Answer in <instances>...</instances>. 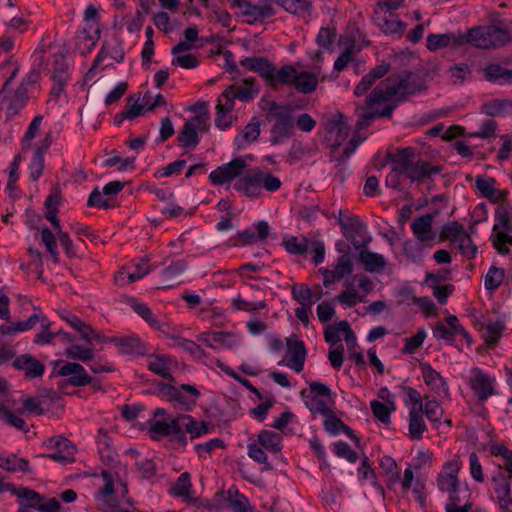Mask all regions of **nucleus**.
Masks as SVG:
<instances>
[{"instance_id":"5701e85b","label":"nucleus","mask_w":512,"mask_h":512,"mask_svg":"<svg viewBox=\"0 0 512 512\" xmlns=\"http://www.w3.org/2000/svg\"><path fill=\"white\" fill-rule=\"evenodd\" d=\"M50 445L57 448V451L45 455V457L59 463H71L74 461L76 452L75 446L65 437L56 436L49 440Z\"/></svg>"},{"instance_id":"4c0bfd02","label":"nucleus","mask_w":512,"mask_h":512,"mask_svg":"<svg viewBox=\"0 0 512 512\" xmlns=\"http://www.w3.org/2000/svg\"><path fill=\"white\" fill-rule=\"evenodd\" d=\"M432 247L433 246L416 239L406 240L402 244L403 255L407 260L412 262L421 261L424 258L426 251Z\"/></svg>"},{"instance_id":"c85d7f7f","label":"nucleus","mask_w":512,"mask_h":512,"mask_svg":"<svg viewBox=\"0 0 512 512\" xmlns=\"http://www.w3.org/2000/svg\"><path fill=\"white\" fill-rule=\"evenodd\" d=\"M374 21L385 34L401 35L406 25L400 21L394 13L385 14L381 10H375Z\"/></svg>"},{"instance_id":"3c124183","label":"nucleus","mask_w":512,"mask_h":512,"mask_svg":"<svg viewBox=\"0 0 512 512\" xmlns=\"http://www.w3.org/2000/svg\"><path fill=\"white\" fill-rule=\"evenodd\" d=\"M465 233L467 232L462 224L457 221H450L443 225L440 232V239L449 240L456 244L460 241L461 237L465 235Z\"/></svg>"},{"instance_id":"7ed1b4c3","label":"nucleus","mask_w":512,"mask_h":512,"mask_svg":"<svg viewBox=\"0 0 512 512\" xmlns=\"http://www.w3.org/2000/svg\"><path fill=\"white\" fill-rule=\"evenodd\" d=\"M325 130V143L332 149L331 160L337 162L338 165L344 164L358 146V141L353 138L342 152L338 150L350 131L346 118L342 114L333 115L326 121Z\"/></svg>"},{"instance_id":"8fccbe9b","label":"nucleus","mask_w":512,"mask_h":512,"mask_svg":"<svg viewBox=\"0 0 512 512\" xmlns=\"http://www.w3.org/2000/svg\"><path fill=\"white\" fill-rule=\"evenodd\" d=\"M282 243L286 251L293 255H305L310 248V241L305 237H284Z\"/></svg>"},{"instance_id":"423d86ee","label":"nucleus","mask_w":512,"mask_h":512,"mask_svg":"<svg viewBox=\"0 0 512 512\" xmlns=\"http://www.w3.org/2000/svg\"><path fill=\"white\" fill-rule=\"evenodd\" d=\"M460 470V458L459 456H454L443 464L442 470L436 479L438 489L448 495L450 502H461V488L460 481L458 479Z\"/></svg>"},{"instance_id":"680f3d73","label":"nucleus","mask_w":512,"mask_h":512,"mask_svg":"<svg viewBox=\"0 0 512 512\" xmlns=\"http://www.w3.org/2000/svg\"><path fill=\"white\" fill-rule=\"evenodd\" d=\"M38 321L39 315L37 313H34L26 321H20L9 326H1L0 330L2 334L13 335L17 332L30 330L37 324Z\"/></svg>"},{"instance_id":"338daca9","label":"nucleus","mask_w":512,"mask_h":512,"mask_svg":"<svg viewBox=\"0 0 512 512\" xmlns=\"http://www.w3.org/2000/svg\"><path fill=\"white\" fill-rule=\"evenodd\" d=\"M23 408L18 411V413H22L23 411L35 414L42 415L45 412L44 405L46 404V399L38 398V397H26L22 400Z\"/></svg>"},{"instance_id":"13d9d810","label":"nucleus","mask_w":512,"mask_h":512,"mask_svg":"<svg viewBox=\"0 0 512 512\" xmlns=\"http://www.w3.org/2000/svg\"><path fill=\"white\" fill-rule=\"evenodd\" d=\"M359 51V48L354 43H351L347 47H345L343 52L334 62V71L340 73L344 69H346L347 66L354 60L355 56L359 53Z\"/></svg>"},{"instance_id":"393cba45","label":"nucleus","mask_w":512,"mask_h":512,"mask_svg":"<svg viewBox=\"0 0 512 512\" xmlns=\"http://www.w3.org/2000/svg\"><path fill=\"white\" fill-rule=\"evenodd\" d=\"M178 426L180 428L179 443L186 445V437L184 432L191 434V438L200 437L208 432V427L205 422H198L187 414L178 416Z\"/></svg>"},{"instance_id":"4468645a","label":"nucleus","mask_w":512,"mask_h":512,"mask_svg":"<svg viewBox=\"0 0 512 512\" xmlns=\"http://www.w3.org/2000/svg\"><path fill=\"white\" fill-rule=\"evenodd\" d=\"M235 97L232 89H225L218 98L216 105L215 124L218 128L226 129L232 124Z\"/></svg>"},{"instance_id":"412c9836","label":"nucleus","mask_w":512,"mask_h":512,"mask_svg":"<svg viewBox=\"0 0 512 512\" xmlns=\"http://www.w3.org/2000/svg\"><path fill=\"white\" fill-rule=\"evenodd\" d=\"M175 364L176 361L171 356L166 354L153 353L147 355L148 370L155 375L168 380L169 382H174L171 369Z\"/></svg>"},{"instance_id":"ea45409f","label":"nucleus","mask_w":512,"mask_h":512,"mask_svg":"<svg viewBox=\"0 0 512 512\" xmlns=\"http://www.w3.org/2000/svg\"><path fill=\"white\" fill-rule=\"evenodd\" d=\"M187 263L184 260H177L172 262L161 273L163 279V287L171 288L178 283L179 277L186 271Z\"/></svg>"},{"instance_id":"b1692460","label":"nucleus","mask_w":512,"mask_h":512,"mask_svg":"<svg viewBox=\"0 0 512 512\" xmlns=\"http://www.w3.org/2000/svg\"><path fill=\"white\" fill-rule=\"evenodd\" d=\"M110 342L115 344L119 352L122 354L144 356L147 352L146 345L136 335L111 337Z\"/></svg>"},{"instance_id":"f257e3e1","label":"nucleus","mask_w":512,"mask_h":512,"mask_svg":"<svg viewBox=\"0 0 512 512\" xmlns=\"http://www.w3.org/2000/svg\"><path fill=\"white\" fill-rule=\"evenodd\" d=\"M512 41V30L507 25H482L468 29L461 34L460 43L475 48L491 50L501 48Z\"/></svg>"},{"instance_id":"2f4dec72","label":"nucleus","mask_w":512,"mask_h":512,"mask_svg":"<svg viewBox=\"0 0 512 512\" xmlns=\"http://www.w3.org/2000/svg\"><path fill=\"white\" fill-rule=\"evenodd\" d=\"M124 55L121 41L113 37L103 43L102 48L95 59V64L102 62L108 57L115 60L117 63H121L124 60Z\"/></svg>"},{"instance_id":"a19ab883","label":"nucleus","mask_w":512,"mask_h":512,"mask_svg":"<svg viewBox=\"0 0 512 512\" xmlns=\"http://www.w3.org/2000/svg\"><path fill=\"white\" fill-rule=\"evenodd\" d=\"M359 260L364 265L365 270L370 273H378L386 266V260L383 255L360 249Z\"/></svg>"},{"instance_id":"1a4fd4ad","label":"nucleus","mask_w":512,"mask_h":512,"mask_svg":"<svg viewBox=\"0 0 512 512\" xmlns=\"http://www.w3.org/2000/svg\"><path fill=\"white\" fill-rule=\"evenodd\" d=\"M157 388L169 401H175L186 409L194 406L201 395L200 391L190 384H182L177 388L169 383L159 382Z\"/></svg>"},{"instance_id":"9b49d317","label":"nucleus","mask_w":512,"mask_h":512,"mask_svg":"<svg viewBox=\"0 0 512 512\" xmlns=\"http://www.w3.org/2000/svg\"><path fill=\"white\" fill-rule=\"evenodd\" d=\"M432 332L436 339H442L448 343H452L457 335L463 336L468 344L472 343L470 335L455 315H449L445 321L436 323Z\"/></svg>"},{"instance_id":"a18cd8bd","label":"nucleus","mask_w":512,"mask_h":512,"mask_svg":"<svg viewBox=\"0 0 512 512\" xmlns=\"http://www.w3.org/2000/svg\"><path fill=\"white\" fill-rule=\"evenodd\" d=\"M257 182L260 188V197L263 190L267 192H275L282 186L280 178L274 176L270 171L257 167Z\"/></svg>"},{"instance_id":"a211bd4d","label":"nucleus","mask_w":512,"mask_h":512,"mask_svg":"<svg viewBox=\"0 0 512 512\" xmlns=\"http://www.w3.org/2000/svg\"><path fill=\"white\" fill-rule=\"evenodd\" d=\"M424 383L439 398H449V387L442 375L428 363L420 364Z\"/></svg>"},{"instance_id":"774afa93","label":"nucleus","mask_w":512,"mask_h":512,"mask_svg":"<svg viewBox=\"0 0 512 512\" xmlns=\"http://www.w3.org/2000/svg\"><path fill=\"white\" fill-rule=\"evenodd\" d=\"M504 279V270L497 267H491L487 272L484 285L487 290H496Z\"/></svg>"},{"instance_id":"a878e982","label":"nucleus","mask_w":512,"mask_h":512,"mask_svg":"<svg viewBox=\"0 0 512 512\" xmlns=\"http://www.w3.org/2000/svg\"><path fill=\"white\" fill-rule=\"evenodd\" d=\"M51 77L55 83L52 93L59 95L63 91L68 80V65L66 63L65 56L62 53H56L53 55Z\"/></svg>"},{"instance_id":"20e7f679","label":"nucleus","mask_w":512,"mask_h":512,"mask_svg":"<svg viewBox=\"0 0 512 512\" xmlns=\"http://www.w3.org/2000/svg\"><path fill=\"white\" fill-rule=\"evenodd\" d=\"M421 90V83L410 72H402L395 79L388 78L385 87H376L366 99L367 106L403 98Z\"/></svg>"},{"instance_id":"de8ad7c7","label":"nucleus","mask_w":512,"mask_h":512,"mask_svg":"<svg viewBox=\"0 0 512 512\" xmlns=\"http://www.w3.org/2000/svg\"><path fill=\"white\" fill-rule=\"evenodd\" d=\"M0 467L10 472L30 473L31 471L28 460L15 454L7 457L0 455Z\"/></svg>"},{"instance_id":"cd10ccee","label":"nucleus","mask_w":512,"mask_h":512,"mask_svg":"<svg viewBox=\"0 0 512 512\" xmlns=\"http://www.w3.org/2000/svg\"><path fill=\"white\" fill-rule=\"evenodd\" d=\"M13 366L17 370L24 372L30 379L41 377L44 374L45 366L30 354H22L13 361Z\"/></svg>"},{"instance_id":"bb28decb","label":"nucleus","mask_w":512,"mask_h":512,"mask_svg":"<svg viewBox=\"0 0 512 512\" xmlns=\"http://www.w3.org/2000/svg\"><path fill=\"white\" fill-rule=\"evenodd\" d=\"M58 374L67 377L69 383L74 386H85L92 382V378L86 373L85 368L76 362H68L60 367Z\"/></svg>"},{"instance_id":"2eb2a0df","label":"nucleus","mask_w":512,"mask_h":512,"mask_svg":"<svg viewBox=\"0 0 512 512\" xmlns=\"http://www.w3.org/2000/svg\"><path fill=\"white\" fill-rule=\"evenodd\" d=\"M149 425L151 439L158 440L161 437H174L179 442L180 428L178 426V416L151 419Z\"/></svg>"},{"instance_id":"9d476101","label":"nucleus","mask_w":512,"mask_h":512,"mask_svg":"<svg viewBox=\"0 0 512 512\" xmlns=\"http://www.w3.org/2000/svg\"><path fill=\"white\" fill-rule=\"evenodd\" d=\"M246 168V161L242 157H238L213 170L209 175V179L213 185L228 184L235 179H239Z\"/></svg>"},{"instance_id":"bf43d9fd","label":"nucleus","mask_w":512,"mask_h":512,"mask_svg":"<svg viewBox=\"0 0 512 512\" xmlns=\"http://www.w3.org/2000/svg\"><path fill=\"white\" fill-rule=\"evenodd\" d=\"M393 110L394 106H387L380 111L377 110L373 112H369L367 107H359L356 110L359 118H361L359 125H368L370 121L377 117H391Z\"/></svg>"},{"instance_id":"c756f323","label":"nucleus","mask_w":512,"mask_h":512,"mask_svg":"<svg viewBox=\"0 0 512 512\" xmlns=\"http://www.w3.org/2000/svg\"><path fill=\"white\" fill-rule=\"evenodd\" d=\"M321 73V67L315 66L312 72L303 71L298 72L294 88L296 91L302 94L313 93L318 86V76Z\"/></svg>"},{"instance_id":"864d4df0","label":"nucleus","mask_w":512,"mask_h":512,"mask_svg":"<svg viewBox=\"0 0 512 512\" xmlns=\"http://www.w3.org/2000/svg\"><path fill=\"white\" fill-rule=\"evenodd\" d=\"M281 439L279 433L269 430H262L257 436L258 443L270 452L280 451Z\"/></svg>"},{"instance_id":"dca6fc26","label":"nucleus","mask_w":512,"mask_h":512,"mask_svg":"<svg viewBox=\"0 0 512 512\" xmlns=\"http://www.w3.org/2000/svg\"><path fill=\"white\" fill-rule=\"evenodd\" d=\"M433 221V214H425L414 218L410 225L414 238L434 246L437 234L433 229Z\"/></svg>"},{"instance_id":"e2e57ef3","label":"nucleus","mask_w":512,"mask_h":512,"mask_svg":"<svg viewBox=\"0 0 512 512\" xmlns=\"http://www.w3.org/2000/svg\"><path fill=\"white\" fill-rule=\"evenodd\" d=\"M226 501L233 512H239L250 504L248 499L235 487L228 489Z\"/></svg>"},{"instance_id":"39448f33","label":"nucleus","mask_w":512,"mask_h":512,"mask_svg":"<svg viewBox=\"0 0 512 512\" xmlns=\"http://www.w3.org/2000/svg\"><path fill=\"white\" fill-rule=\"evenodd\" d=\"M5 488L19 498V506L26 509H35L39 512H60V502L56 498H46L35 490L12 484H5Z\"/></svg>"},{"instance_id":"c9c22d12","label":"nucleus","mask_w":512,"mask_h":512,"mask_svg":"<svg viewBox=\"0 0 512 512\" xmlns=\"http://www.w3.org/2000/svg\"><path fill=\"white\" fill-rule=\"evenodd\" d=\"M484 78L497 84H510L512 83V70L506 69L499 64H489L483 70Z\"/></svg>"},{"instance_id":"0eeeda50","label":"nucleus","mask_w":512,"mask_h":512,"mask_svg":"<svg viewBox=\"0 0 512 512\" xmlns=\"http://www.w3.org/2000/svg\"><path fill=\"white\" fill-rule=\"evenodd\" d=\"M268 113L274 118V124L271 128V143L276 145L292 135L294 125L292 110L287 105L271 102Z\"/></svg>"},{"instance_id":"aec40b11","label":"nucleus","mask_w":512,"mask_h":512,"mask_svg":"<svg viewBox=\"0 0 512 512\" xmlns=\"http://www.w3.org/2000/svg\"><path fill=\"white\" fill-rule=\"evenodd\" d=\"M287 356L286 362L281 361L279 364H285L290 369L299 373L303 370L306 359V348L303 341L296 337L287 339Z\"/></svg>"},{"instance_id":"ddd939ff","label":"nucleus","mask_w":512,"mask_h":512,"mask_svg":"<svg viewBox=\"0 0 512 512\" xmlns=\"http://www.w3.org/2000/svg\"><path fill=\"white\" fill-rule=\"evenodd\" d=\"M469 384L478 401L484 402L495 394V378L475 367L471 371Z\"/></svg>"},{"instance_id":"72a5a7b5","label":"nucleus","mask_w":512,"mask_h":512,"mask_svg":"<svg viewBox=\"0 0 512 512\" xmlns=\"http://www.w3.org/2000/svg\"><path fill=\"white\" fill-rule=\"evenodd\" d=\"M461 34L462 33L429 34L427 36L426 46L430 51H437L449 45L453 47L463 46V43H460Z\"/></svg>"},{"instance_id":"09e8293b","label":"nucleus","mask_w":512,"mask_h":512,"mask_svg":"<svg viewBox=\"0 0 512 512\" xmlns=\"http://www.w3.org/2000/svg\"><path fill=\"white\" fill-rule=\"evenodd\" d=\"M345 290L336 296V300L346 307H354L357 304L364 302V296L358 294L353 284L349 281L344 283Z\"/></svg>"},{"instance_id":"f704fd0d","label":"nucleus","mask_w":512,"mask_h":512,"mask_svg":"<svg viewBox=\"0 0 512 512\" xmlns=\"http://www.w3.org/2000/svg\"><path fill=\"white\" fill-rule=\"evenodd\" d=\"M260 135V121L254 117L243 128L241 133L236 136L234 143L238 150L244 149L251 143L255 142Z\"/></svg>"},{"instance_id":"4be33fe9","label":"nucleus","mask_w":512,"mask_h":512,"mask_svg":"<svg viewBox=\"0 0 512 512\" xmlns=\"http://www.w3.org/2000/svg\"><path fill=\"white\" fill-rule=\"evenodd\" d=\"M234 189L247 198H260V188L257 182V167L245 169L243 175L234 183Z\"/></svg>"},{"instance_id":"f03ea898","label":"nucleus","mask_w":512,"mask_h":512,"mask_svg":"<svg viewBox=\"0 0 512 512\" xmlns=\"http://www.w3.org/2000/svg\"><path fill=\"white\" fill-rule=\"evenodd\" d=\"M415 149L406 147L397 150L392 157V171L395 174H404L411 181H424L442 172L443 167L432 165L422 159L414 162Z\"/></svg>"},{"instance_id":"37998d69","label":"nucleus","mask_w":512,"mask_h":512,"mask_svg":"<svg viewBox=\"0 0 512 512\" xmlns=\"http://www.w3.org/2000/svg\"><path fill=\"white\" fill-rule=\"evenodd\" d=\"M273 78L268 79V83L271 86H274L276 83H281L283 85H292L294 86L298 71L292 65H284L279 70H276L273 65Z\"/></svg>"},{"instance_id":"6ab92c4d","label":"nucleus","mask_w":512,"mask_h":512,"mask_svg":"<svg viewBox=\"0 0 512 512\" xmlns=\"http://www.w3.org/2000/svg\"><path fill=\"white\" fill-rule=\"evenodd\" d=\"M495 499L502 512H512L511 482L499 471L492 477Z\"/></svg>"},{"instance_id":"5fc2aeb1","label":"nucleus","mask_w":512,"mask_h":512,"mask_svg":"<svg viewBox=\"0 0 512 512\" xmlns=\"http://www.w3.org/2000/svg\"><path fill=\"white\" fill-rule=\"evenodd\" d=\"M496 180L492 177L477 176L475 186L483 197L496 202L498 200L497 190L495 188Z\"/></svg>"},{"instance_id":"4d7b16f0","label":"nucleus","mask_w":512,"mask_h":512,"mask_svg":"<svg viewBox=\"0 0 512 512\" xmlns=\"http://www.w3.org/2000/svg\"><path fill=\"white\" fill-rule=\"evenodd\" d=\"M371 410L375 418L380 422L387 424L390 422L391 412L395 410V404L393 401H387L386 403L373 400L370 403Z\"/></svg>"},{"instance_id":"6e6552de","label":"nucleus","mask_w":512,"mask_h":512,"mask_svg":"<svg viewBox=\"0 0 512 512\" xmlns=\"http://www.w3.org/2000/svg\"><path fill=\"white\" fill-rule=\"evenodd\" d=\"M339 212L338 223L342 233L348 239L356 250L366 248L371 237L367 236V226L357 216L342 218Z\"/></svg>"},{"instance_id":"0e129e2a","label":"nucleus","mask_w":512,"mask_h":512,"mask_svg":"<svg viewBox=\"0 0 512 512\" xmlns=\"http://www.w3.org/2000/svg\"><path fill=\"white\" fill-rule=\"evenodd\" d=\"M97 17V9L93 5L88 6L84 12V20L88 28L93 30V35L88 37L90 40H92L93 44L100 38V28L97 22Z\"/></svg>"},{"instance_id":"e433bc0d","label":"nucleus","mask_w":512,"mask_h":512,"mask_svg":"<svg viewBox=\"0 0 512 512\" xmlns=\"http://www.w3.org/2000/svg\"><path fill=\"white\" fill-rule=\"evenodd\" d=\"M201 340L211 348H214V343L230 349L240 343V338L236 334L224 331H214L210 338L203 336Z\"/></svg>"},{"instance_id":"473e14b6","label":"nucleus","mask_w":512,"mask_h":512,"mask_svg":"<svg viewBox=\"0 0 512 512\" xmlns=\"http://www.w3.org/2000/svg\"><path fill=\"white\" fill-rule=\"evenodd\" d=\"M170 494L180 497L188 504H194L196 498L192 493L191 477L188 472L182 473L170 489Z\"/></svg>"},{"instance_id":"f8f14e48","label":"nucleus","mask_w":512,"mask_h":512,"mask_svg":"<svg viewBox=\"0 0 512 512\" xmlns=\"http://www.w3.org/2000/svg\"><path fill=\"white\" fill-rule=\"evenodd\" d=\"M205 126V119L202 117H192L188 119L183 125L178 134V142L183 148H195L199 143V133L208 131Z\"/></svg>"},{"instance_id":"f3484780","label":"nucleus","mask_w":512,"mask_h":512,"mask_svg":"<svg viewBox=\"0 0 512 512\" xmlns=\"http://www.w3.org/2000/svg\"><path fill=\"white\" fill-rule=\"evenodd\" d=\"M238 9L240 16L243 17L248 24L262 22L264 19L274 15V9L268 2L256 5L251 3L250 0H243Z\"/></svg>"},{"instance_id":"052dcab7","label":"nucleus","mask_w":512,"mask_h":512,"mask_svg":"<svg viewBox=\"0 0 512 512\" xmlns=\"http://www.w3.org/2000/svg\"><path fill=\"white\" fill-rule=\"evenodd\" d=\"M292 297L300 304V305H313V292L312 290L304 285L295 283L291 287Z\"/></svg>"},{"instance_id":"79ce46f5","label":"nucleus","mask_w":512,"mask_h":512,"mask_svg":"<svg viewBox=\"0 0 512 512\" xmlns=\"http://www.w3.org/2000/svg\"><path fill=\"white\" fill-rule=\"evenodd\" d=\"M493 232H512V207L501 205L496 209Z\"/></svg>"},{"instance_id":"58836bf2","label":"nucleus","mask_w":512,"mask_h":512,"mask_svg":"<svg viewBox=\"0 0 512 512\" xmlns=\"http://www.w3.org/2000/svg\"><path fill=\"white\" fill-rule=\"evenodd\" d=\"M50 143L49 135H47L41 146L37 147L34 152L31 164L29 166L30 178L34 181L38 180L42 175L44 169L43 154L48 150Z\"/></svg>"},{"instance_id":"69168bd1","label":"nucleus","mask_w":512,"mask_h":512,"mask_svg":"<svg viewBox=\"0 0 512 512\" xmlns=\"http://www.w3.org/2000/svg\"><path fill=\"white\" fill-rule=\"evenodd\" d=\"M171 338L173 340L174 347L181 348L190 353L191 355H193L194 357L200 358L205 354L203 349L192 340L176 336H173Z\"/></svg>"},{"instance_id":"603ef678","label":"nucleus","mask_w":512,"mask_h":512,"mask_svg":"<svg viewBox=\"0 0 512 512\" xmlns=\"http://www.w3.org/2000/svg\"><path fill=\"white\" fill-rule=\"evenodd\" d=\"M30 93H32V91L20 84L9 98V104L7 106L9 114L18 113V111L26 105Z\"/></svg>"},{"instance_id":"c03bdc74","label":"nucleus","mask_w":512,"mask_h":512,"mask_svg":"<svg viewBox=\"0 0 512 512\" xmlns=\"http://www.w3.org/2000/svg\"><path fill=\"white\" fill-rule=\"evenodd\" d=\"M228 88L232 89L234 97L242 102L252 100L259 91L253 78H246L242 84L230 85Z\"/></svg>"},{"instance_id":"7c9ffc66","label":"nucleus","mask_w":512,"mask_h":512,"mask_svg":"<svg viewBox=\"0 0 512 512\" xmlns=\"http://www.w3.org/2000/svg\"><path fill=\"white\" fill-rule=\"evenodd\" d=\"M240 65L247 70L258 73L266 81L273 78V64L263 57H247L240 61Z\"/></svg>"},{"instance_id":"6e6d98bb","label":"nucleus","mask_w":512,"mask_h":512,"mask_svg":"<svg viewBox=\"0 0 512 512\" xmlns=\"http://www.w3.org/2000/svg\"><path fill=\"white\" fill-rule=\"evenodd\" d=\"M65 355L73 360L88 362L94 359L95 352L90 347L72 343L65 349Z\"/></svg>"},{"instance_id":"49530a36","label":"nucleus","mask_w":512,"mask_h":512,"mask_svg":"<svg viewBox=\"0 0 512 512\" xmlns=\"http://www.w3.org/2000/svg\"><path fill=\"white\" fill-rule=\"evenodd\" d=\"M427 427L421 408H411L409 411V435L412 439L420 440Z\"/></svg>"}]
</instances>
